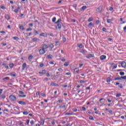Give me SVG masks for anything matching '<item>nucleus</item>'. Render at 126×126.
<instances>
[{
    "instance_id": "b1692460",
    "label": "nucleus",
    "mask_w": 126,
    "mask_h": 126,
    "mask_svg": "<svg viewBox=\"0 0 126 126\" xmlns=\"http://www.w3.org/2000/svg\"><path fill=\"white\" fill-rule=\"evenodd\" d=\"M48 59L52 60V59H53V55H52L51 54L48 55Z\"/></svg>"
},
{
    "instance_id": "4c0bfd02",
    "label": "nucleus",
    "mask_w": 126,
    "mask_h": 126,
    "mask_svg": "<svg viewBox=\"0 0 126 126\" xmlns=\"http://www.w3.org/2000/svg\"><path fill=\"white\" fill-rule=\"evenodd\" d=\"M23 115H28V114H29V113H28V112L27 111H25V112H23Z\"/></svg>"
},
{
    "instance_id": "338daca9",
    "label": "nucleus",
    "mask_w": 126,
    "mask_h": 126,
    "mask_svg": "<svg viewBox=\"0 0 126 126\" xmlns=\"http://www.w3.org/2000/svg\"><path fill=\"white\" fill-rule=\"evenodd\" d=\"M0 8H1V9H4L5 8V7L4 6H2L0 7Z\"/></svg>"
},
{
    "instance_id": "473e14b6",
    "label": "nucleus",
    "mask_w": 126,
    "mask_h": 126,
    "mask_svg": "<svg viewBox=\"0 0 126 126\" xmlns=\"http://www.w3.org/2000/svg\"><path fill=\"white\" fill-rule=\"evenodd\" d=\"M102 31L103 32H105V33L107 32V29H106V28H103Z\"/></svg>"
},
{
    "instance_id": "e433bc0d",
    "label": "nucleus",
    "mask_w": 126,
    "mask_h": 126,
    "mask_svg": "<svg viewBox=\"0 0 126 126\" xmlns=\"http://www.w3.org/2000/svg\"><path fill=\"white\" fill-rule=\"evenodd\" d=\"M48 48H54V44H51L49 46H48Z\"/></svg>"
},
{
    "instance_id": "49530a36",
    "label": "nucleus",
    "mask_w": 126,
    "mask_h": 126,
    "mask_svg": "<svg viewBox=\"0 0 126 126\" xmlns=\"http://www.w3.org/2000/svg\"><path fill=\"white\" fill-rule=\"evenodd\" d=\"M31 125H32V126H33V125H34V121L32 120L31 122Z\"/></svg>"
},
{
    "instance_id": "a19ab883",
    "label": "nucleus",
    "mask_w": 126,
    "mask_h": 126,
    "mask_svg": "<svg viewBox=\"0 0 126 126\" xmlns=\"http://www.w3.org/2000/svg\"><path fill=\"white\" fill-rule=\"evenodd\" d=\"M19 94H21L22 95H23V94H24V92H23L21 91H19Z\"/></svg>"
},
{
    "instance_id": "f3484780",
    "label": "nucleus",
    "mask_w": 126,
    "mask_h": 126,
    "mask_svg": "<svg viewBox=\"0 0 126 126\" xmlns=\"http://www.w3.org/2000/svg\"><path fill=\"white\" fill-rule=\"evenodd\" d=\"M38 73L39 74H45V73H46V70H43L42 72H38Z\"/></svg>"
},
{
    "instance_id": "6ab92c4d",
    "label": "nucleus",
    "mask_w": 126,
    "mask_h": 126,
    "mask_svg": "<svg viewBox=\"0 0 126 126\" xmlns=\"http://www.w3.org/2000/svg\"><path fill=\"white\" fill-rule=\"evenodd\" d=\"M61 21H62V19H59L55 23V24H60Z\"/></svg>"
},
{
    "instance_id": "f8f14e48",
    "label": "nucleus",
    "mask_w": 126,
    "mask_h": 126,
    "mask_svg": "<svg viewBox=\"0 0 126 126\" xmlns=\"http://www.w3.org/2000/svg\"><path fill=\"white\" fill-rule=\"evenodd\" d=\"M77 47L78 48H83V47H84V43H81L80 44H77Z\"/></svg>"
},
{
    "instance_id": "0e129e2a",
    "label": "nucleus",
    "mask_w": 126,
    "mask_h": 126,
    "mask_svg": "<svg viewBox=\"0 0 126 126\" xmlns=\"http://www.w3.org/2000/svg\"><path fill=\"white\" fill-rule=\"evenodd\" d=\"M99 23H100V21L99 20H97L96 21V24H97V25H98Z\"/></svg>"
},
{
    "instance_id": "13d9d810",
    "label": "nucleus",
    "mask_w": 126,
    "mask_h": 126,
    "mask_svg": "<svg viewBox=\"0 0 126 126\" xmlns=\"http://www.w3.org/2000/svg\"><path fill=\"white\" fill-rule=\"evenodd\" d=\"M29 26H30V27H33V24H29Z\"/></svg>"
},
{
    "instance_id": "4d7b16f0",
    "label": "nucleus",
    "mask_w": 126,
    "mask_h": 126,
    "mask_svg": "<svg viewBox=\"0 0 126 126\" xmlns=\"http://www.w3.org/2000/svg\"><path fill=\"white\" fill-rule=\"evenodd\" d=\"M2 91H3L2 89H0V95H1V94H2Z\"/></svg>"
},
{
    "instance_id": "0eeeda50",
    "label": "nucleus",
    "mask_w": 126,
    "mask_h": 126,
    "mask_svg": "<svg viewBox=\"0 0 126 126\" xmlns=\"http://www.w3.org/2000/svg\"><path fill=\"white\" fill-rule=\"evenodd\" d=\"M4 17L5 19H6L7 20H10V16L8 14H5Z\"/></svg>"
},
{
    "instance_id": "de8ad7c7",
    "label": "nucleus",
    "mask_w": 126,
    "mask_h": 126,
    "mask_svg": "<svg viewBox=\"0 0 126 126\" xmlns=\"http://www.w3.org/2000/svg\"><path fill=\"white\" fill-rule=\"evenodd\" d=\"M121 96H122V94H118L116 95V97H121Z\"/></svg>"
},
{
    "instance_id": "423d86ee",
    "label": "nucleus",
    "mask_w": 126,
    "mask_h": 126,
    "mask_svg": "<svg viewBox=\"0 0 126 126\" xmlns=\"http://www.w3.org/2000/svg\"><path fill=\"white\" fill-rule=\"evenodd\" d=\"M121 66L123 67V68H126V63L125 62H122L121 63Z\"/></svg>"
},
{
    "instance_id": "c03bdc74",
    "label": "nucleus",
    "mask_w": 126,
    "mask_h": 126,
    "mask_svg": "<svg viewBox=\"0 0 126 126\" xmlns=\"http://www.w3.org/2000/svg\"><path fill=\"white\" fill-rule=\"evenodd\" d=\"M117 65H114V66H112V69H116V68H117Z\"/></svg>"
},
{
    "instance_id": "7c9ffc66",
    "label": "nucleus",
    "mask_w": 126,
    "mask_h": 126,
    "mask_svg": "<svg viewBox=\"0 0 126 126\" xmlns=\"http://www.w3.org/2000/svg\"><path fill=\"white\" fill-rule=\"evenodd\" d=\"M56 20H57V18L56 17H54V18L52 19V22H56Z\"/></svg>"
},
{
    "instance_id": "bb28decb",
    "label": "nucleus",
    "mask_w": 126,
    "mask_h": 126,
    "mask_svg": "<svg viewBox=\"0 0 126 126\" xmlns=\"http://www.w3.org/2000/svg\"><path fill=\"white\" fill-rule=\"evenodd\" d=\"M88 22H91V21H93V18L91 17L88 20Z\"/></svg>"
},
{
    "instance_id": "f03ea898",
    "label": "nucleus",
    "mask_w": 126,
    "mask_h": 126,
    "mask_svg": "<svg viewBox=\"0 0 126 126\" xmlns=\"http://www.w3.org/2000/svg\"><path fill=\"white\" fill-rule=\"evenodd\" d=\"M39 53L40 55H44L46 51H45V48H42V49L39 50Z\"/></svg>"
},
{
    "instance_id": "e2e57ef3",
    "label": "nucleus",
    "mask_w": 126,
    "mask_h": 126,
    "mask_svg": "<svg viewBox=\"0 0 126 126\" xmlns=\"http://www.w3.org/2000/svg\"><path fill=\"white\" fill-rule=\"evenodd\" d=\"M73 112H77V109L76 108H73Z\"/></svg>"
},
{
    "instance_id": "39448f33",
    "label": "nucleus",
    "mask_w": 126,
    "mask_h": 126,
    "mask_svg": "<svg viewBox=\"0 0 126 126\" xmlns=\"http://www.w3.org/2000/svg\"><path fill=\"white\" fill-rule=\"evenodd\" d=\"M86 8H87V6H82L81 7V8L79 10V12H80V11H84V10H85Z\"/></svg>"
},
{
    "instance_id": "c85d7f7f",
    "label": "nucleus",
    "mask_w": 126,
    "mask_h": 126,
    "mask_svg": "<svg viewBox=\"0 0 126 126\" xmlns=\"http://www.w3.org/2000/svg\"><path fill=\"white\" fill-rule=\"evenodd\" d=\"M68 64H69V62H66L64 63V66H68Z\"/></svg>"
},
{
    "instance_id": "3c124183",
    "label": "nucleus",
    "mask_w": 126,
    "mask_h": 126,
    "mask_svg": "<svg viewBox=\"0 0 126 126\" xmlns=\"http://www.w3.org/2000/svg\"><path fill=\"white\" fill-rule=\"evenodd\" d=\"M121 79H125L126 80V76H122L121 77Z\"/></svg>"
},
{
    "instance_id": "79ce46f5",
    "label": "nucleus",
    "mask_w": 126,
    "mask_h": 126,
    "mask_svg": "<svg viewBox=\"0 0 126 126\" xmlns=\"http://www.w3.org/2000/svg\"><path fill=\"white\" fill-rule=\"evenodd\" d=\"M42 48H49V46H48L46 44H44V45H43Z\"/></svg>"
},
{
    "instance_id": "5701e85b",
    "label": "nucleus",
    "mask_w": 126,
    "mask_h": 126,
    "mask_svg": "<svg viewBox=\"0 0 126 126\" xmlns=\"http://www.w3.org/2000/svg\"><path fill=\"white\" fill-rule=\"evenodd\" d=\"M13 40H16V41H18L19 40V38L17 36L13 37Z\"/></svg>"
},
{
    "instance_id": "774afa93",
    "label": "nucleus",
    "mask_w": 126,
    "mask_h": 126,
    "mask_svg": "<svg viewBox=\"0 0 126 126\" xmlns=\"http://www.w3.org/2000/svg\"><path fill=\"white\" fill-rule=\"evenodd\" d=\"M119 87L120 88H123V85L122 84H120L119 86Z\"/></svg>"
},
{
    "instance_id": "5fc2aeb1",
    "label": "nucleus",
    "mask_w": 126,
    "mask_h": 126,
    "mask_svg": "<svg viewBox=\"0 0 126 126\" xmlns=\"http://www.w3.org/2000/svg\"><path fill=\"white\" fill-rule=\"evenodd\" d=\"M30 122V120H27L26 121L27 124L28 125H29V123Z\"/></svg>"
},
{
    "instance_id": "4be33fe9",
    "label": "nucleus",
    "mask_w": 126,
    "mask_h": 126,
    "mask_svg": "<svg viewBox=\"0 0 126 126\" xmlns=\"http://www.w3.org/2000/svg\"><path fill=\"white\" fill-rule=\"evenodd\" d=\"M92 26H94V24H93V23H89L88 25V27L90 28V27H91Z\"/></svg>"
},
{
    "instance_id": "bf43d9fd",
    "label": "nucleus",
    "mask_w": 126,
    "mask_h": 126,
    "mask_svg": "<svg viewBox=\"0 0 126 126\" xmlns=\"http://www.w3.org/2000/svg\"><path fill=\"white\" fill-rule=\"evenodd\" d=\"M77 6V4H73V7H74L75 8Z\"/></svg>"
},
{
    "instance_id": "a878e982",
    "label": "nucleus",
    "mask_w": 126,
    "mask_h": 126,
    "mask_svg": "<svg viewBox=\"0 0 126 126\" xmlns=\"http://www.w3.org/2000/svg\"><path fill=\"white\" fill-rule=\"evenodd\" d=\"M19 28L20 30H22V31H23V30H24V27H23V26H20L19 27Z\"/></svg>"
},
{
    "instance_id": "2f4dec72",
    "label": "nucleus",
    "mask_w": 126,
    "mask_h": 126,
    "mask_svg": "<svg viewBox=\"0 0 126 126\" xmlns=\"http://www.w3.org/2000/svg\"><path fill=\"white\" fill-rule=\"evenodd\" d=\"M106 81L108 83H109V82H111V78H107Z\"/></svg>"
},
{
    "instance_id": "ea45409f",
    "label": "nucleus",
    "mask_w": 126,
    "mask_h": 126,
    "mask_svg": "<svg viewBox=\"0 0 126 126\" xmlns=\"http://www.w3.org/2000/svg\"><path fill=\"white\" fill-rule=\"evenodd\" d=\"M120 75L123 76V75H125V72H120Z\"/></svg>"
},
{
    "instance_id": "09e8293b",
    "label": "nucleus",
    "mask_w": 126,
    "mask_h": 126,
    "mask_svg": "<svg viewBox=\"0 0 126 126\" xmlns=\"http://www.w3.org/2000/svg\"><path fill=\"white\" fill-rule=\"evenodd\" d=\"M33 59V56H30L29 57V60H32Z\"/></svg>"
},
{
    "instance_id": "69168bd1",
    "label": "nucleus",
    "mask_w": 126,
    "mask_h": 126,
    "mask_svg": "<svg viewBox=\"0 0 126 126\" xmlns=\"http://www.w3.org/2000/svg\"><path fill=\"white\" fill-rule=\"evenodd\" d=\"M82 109L83 111H86V108H85V107H82Z\"/></svg>"
},
{
    "instance_id": "37998d69",
    "label": "nucleus",
    "mask_w": 126,
    "mask_h": 126,
    "mask_svg": "<svg viewBox=\"0 0 126 126\" xmlns=\"http://www.w3.org/2000/svg\"><path fill=\"white\" fill-rule=\"evenodd\" d=\"M122 78L118 77L115 78V80H121Z\"/></svg>"
},
{
    "instance_id": "603ef678",
    "label": "nucleus",
    "mask_w": 126,
    "mask_h": 126,
    "mask_svg": "<svg viewBox=\"0 0 126 126\" xmlns=\"http://www.w3.org/2000/svg\"><path fill=\"white\" fill-rule=\"evenodd\" d=\"M80 83H85V81H83V80H80Z\"/></svg>"
},
{
    "instance_id": "4468645a",
    "label": "nucleus",
    "mask_w": 126,
    "mask_h": 126,
    "mask_svg": "<svg viewBox=\"0 0 126 126\" xmlns=\"http://www.w3.org/2000/svg\"><path fill=\"white\" fill-rule=\"evenodd\" d=\"M19 9H20V7H18L17 8L14 10V12H15L16 13H17L18 11H19Z\"/></svg>"
},
{
    "instance_id": "1a4fd4ad",
    "label": "nucleus",
    "mask_w": 126,
    "mask_h": 126,
    "mask_svg": "<svg viewBox=\"0 0 126 126\" xmlns=\"http://www.w3.org/2000/svg\"><path fill=\"white\" fill-rule=\"evenodd\" d=\"M102 7L101 6H100L99 7H98L96 9V12H101L102 11Z\"/></svg>"
},
{
    "instance_id": "f704fd0d",
    "label": "nucleus",
    "mask_w": 126,
    "mask_h": 126,
    "mask_svg": "<svg viewBox=\"0 0 126 126\" xmlns=\"http://www.w3.org/2000/svg\"><path fill=\"white\" fill-rule=\"evenodd\" d=\"M13 66H14V64H13V63L10 64L9 67H10V68H12V67H13Z\"/></svg>"
},
{
    "instance_id": "58836bf2",
    "label": "nucleus",
    "mask_w": 126,
    "mask_h": 126,
    "mask_svg": "<svg viewBox=\"0 0 126 126\" xmlns=\"http://www.w3.org/2000/svg\"><path fill=\"white\" fill-rule=\"evenodd\" d=\"M109 10L110 11H114V8H113L112 7H110Z\"/></svg>"
},
{
    "instance_id": "393cba45",
    "label": "nucleus",
    "mask_w": 126,
    "mask_h": 126,
    "mask_svg": "<svg viewBox=\"0 0 126 126\" xmlns=\"http://www.w3.org/2000/svg\"><path fill=\"white\" fill-rule=\"evenodd\" d=\"M65 116H72V113H66L65 114Z\"/></svg>"
},
{
    "instance_id": "dca6fc26",
    "label": "nucleus",
    "mask_w": 126,
    "mask_h": 126,
    "mask_svg": "<svg viewBox=\"0 0 126 126\" xmlns=\"http://www.w3.org/2000/svg\"><path fill=\"white\" fill-rule=\"evenodd\" d=\"M39 35L41 37H47V34H45L44 32L40 33Z\"/></svg>"
},
{
    "instance_id": "a18cd8bd",
    "label": "nucleus",
    "mask_w": 126,
    "mask_h": 126,
    "mask_svg": "<svg viewBox=\"0 0 126 126\" xmlns=\"http://www.w3.org/2000/svg\"><path fill=\"white\" fill-rule=\"evenodd\" d=\"M27 31H32V28H29L27 29Z\"/></svg>"
},
{
    "instance_id": "6e6d98bb",
    "label": "nucleus",
    "mask_w": 126,
    "mask_h": 126,
    "mask_svg": "<svg viewBox=\"0 0 126 126\" xmlns=\"http://www.w3.org/2000/svg\"><path fill=\"white\" fill-rule=\"evenodd\" d=\"M46 75L47 77L51 76V75H50V73H47Z\"/></svg>"
},
{
    "instance_id": "8fccbe9b",
    "label": "nucleus",
    "mask_w": 126,
    "mask_h": 126,
    "mask_svg": "<svg viewBox=\"0 0 126 126\" xmlns=\"http://www.w3.org/2000/svg\"><path fill=\"white\" fill-rule=\"evenodd\" d=\"M124 31L125 33H126V26L123 28Z\"/></svg>"
},
{
    "instance_id": "ddd939ff",
    "label": "nucleus",
    "mask_w": 126,
    "mask_h": 126,
    "mask_svg": "<svg viewBox=\"0 0 126 126\" xmlns=\"http://www.w3.org/2000/svg\"><path fill=\"white\" fill-rule=\"evenodd\" d=\"M100 60H101V61H104V60H106V56L101 55L100 56Z\"/></svg>"
},
{
    "instance_id": "aec40b11",
    "label": "nucleus",
    "mask_w": 126,
    "mask_h": 126,
    "mask_svg": "<svg viewBox=\"0 0 126 126\" xmlns=\"http://www.w3.org/2000/svg\"><path fill=\"white\" fill-rule=\"evenodd\" d=\"M51 86H59L58 84L55 83H51Z\"/></svg>"
},
{
    "instance_id": "9b49d317",
    "label": "nucleus",
    "mask_w": 126,
    "mask_h": 126,
    "mask_svg": "<svg viewBox=\"0 0 126 126\" xmlns=\"http://www.w3.org/2000/svg\"><path fill=\"white\" fill-rule=\"evenodd\" d=\"M80 52L82 53V54H83L84 55H85V54H86V53H87V51L86 50H85L83 49H81L80 50Z\"/></svg>"
},
{
    "instance_id": "680f3d73",
    "label": "nucleus",
    "mask_w": 126,
    "mask_h": 126,
    "mask_svg": "<svg viewBox=\"0 0 126 126\" xmlns=\"http://www.w3.org/2000/svg\"><path fill=\"white\" fill-rule=\"evenodd\" d=\"M0 33L1 34H5V32L4 31H0Z\"/></svg>"
},
{
    "instance_id": "052dcab7",
    "label": "nucleus",
    "mask_w": 126,
    "mask_h": 126,
    "mask_svg": "<svg viewBox=\"0 0 126 126\" xmlns=\"http://www.w3.org/2000/svg\"><path fill=\"white\" fill-rule=\"evenodd\" d=\"M39 66L40 67H43V66H44V63H40Z\"/></svg>"
},
{
    "instance_id": "6e6552de",
    "label": "nucleus",
    "mask_w": 126,
    "mask_h": 126,
    "mask_svg": "<svg viewBox=\"0 0 126 126\" xmlns=\"http://www.w3.org/2000/svg\"><path fill=\"white\" fill-rule=\"evenodd\" d=\"M18 104H20V105H22L23 106H26V103L24 101H18Z\"/></svg>"
},
{
    "instance_id": "a211bd4d",
    "label": "nucleus",
    "mask_w": 126,
    "mask_h": 126,
    "mask_svg": "<svg viewBox=\"0 0 126 126\" xmlns=\"http://www.w3.org/2000/svg\"><path fill=\"white\" fill-rule=\"evenodd\" d=\"M81 70L78 69V68H75V69H74V72H77V73L79 72V71H80Z\"/></svg>"
},
{
    "instance_id": "864d4df0",
    "label": "nucleus",
    "mask_w": 126,
    "mask_h": 126,
    "mask_svg": "<svg viewBox=\"0 0 126 126\" xmlns=\"http://www.w3.org/2000/svg\"><path fill=\"white\" fill-rule=\"evenodd\" d=\"M63 42H65L66 41V38H65V37H63Z\"/></svg>"
},
{
    "instance_id": "9d476101",
    "label": "nucleus",
    "mask_w": 126,
    "mask_h": 126,
    "mask_svg": "<svg viewBox=\"0 0 126 126\" xmlns=\"http://www.w3.org/2000/svg\"><path fill=\"white\" fill-rule=\"evenodd\" d=\"M56 29H62V24H57L56 26Z\"/></svg>"
},
{
    "instance_id": "7ed1b4c3",
    "label": "nucleus",
    "mask_w": 126,
    "mask_h": 126,
    "mask_svg": "<svg viewBox=\"0 0 126 126\" xmlns=\"http://www.w3.org/2000/svg\"><path fill=\"white\" fill-rule=\"evenodd\" d=\"M86 58H87V59H90V58H94V54H87L86 56Z\"/></svg>"
},
{
    "instance_id": "2eb2a0df",
    "label": "nucleus",
    "mask_w": 126,
    "mask_h": 126,
    "mask_svg": "<svg viewBox=\"0 0 126 126\" xmlns=\"http://www.w3.org/2000/svg\"><path fill=\"white\" fill-rule=\"evenodd\" d=\"M18 97H19V98H25V97H26V95L25 94H19L18 95Z\"/></svg>"
},
{
    "instance_id": "72a5a7b5",
    "label": "nucleus",
    "mask_w": 126,
    "mask_h": 126,
    "mask_svg": "<svg viewBox=\"0 0 126 126\" xmlns=\"http://www.w3.org/2000/svg\"><path fill=\"white\" fill-rule=\"evenodd\" d=\"M89 120L91 121H94V118L92 116H90L89 118Z\"/></svg>"
},
{
    "instance_id": "c756f323",
    "label": "nucleus",
    "mask_w": 126,
    "mask_h": 126,
    "mask_svg": "<svg viewBox=\"0 0 126 126\" xmlns=\"http://www.w3.org/2000/svg\"><path fill=\"white\" fill-rule=\"evenodd\" d=\"M43 81L45 82H47V81H49V79L48 78H44L43 79Z\"/></svg>"
},
{
    "instance_id": "20e7f679",
    "label": "nucleus",
    "mask_w": 126,
    "mask_h": 126,
    "mask_svg": "<svg viewBox=\"0 0 126 126\" xmlns=\"http://www.w3.org/2000/svg\"><path fill=\"white\" fill-rule=\"evenodd\" d=\"M27 68V64L26 63H24L22 65V70H24V69H26Z\"/></svg>"
},
{
    "instance_id": "f257e3e1",
    "label": "nucleus",
    "mask_w": 126,
    "mask_h": 126,
    "mask_svg": "<svg viewBox=\"0 0 126 126\" xmlns=\"http://www.w3.org/2000/svg\"><path fill=\"white\" fill-rule=\"evenodd\" d=\"M9 99L11 101V102H15V101H16V97L14 95H10L9 96Z\"/></svg>"
},
{
    "instance_id": "c9c22d12",
    "label": "nucleus",
    "mask_w": 126,
    "mask_h": 126,
    "mask_svg": "<svg viewBox=\"0 0 126 126\" xmlns=\"http://www.w3.org/2000/svg\"><path fill=\"white\" fill-rule=\"evenodd\" d=\"M9 77H5V78H4L3 79V80H9Z\"/></svg>"
},
{
    "instance_id": "cd10ccee",
    "label": "nucleus",
    "mask_w": 126,
    "mask_h": 126,
    "mask_svg": "<svg viewBox=\"0 0 126 126\" xmlns=\"http://www.w3.org/2000/svg\"><path fill=\"white\" fill-rule=\"evenodd\" d=\"M113 21V20L112 19H107V23H111Z\"/></svg>"
},
{
    "instance_id": "412c9836",
    "label": "nucleus",
    "mask_w": 126,
    "mask_h": 126,
    "mask_svg": "<svg viewBox=\"0 0 126 126\" xmlns=\"http://www.w3.org/2000/svg\"><path fill=\"white\" fill-rule=\"evenodd\" d=\"M33 42H37V41H40V39L37 38H34L32 39Z\"/></svg>"
}]
</instances>
